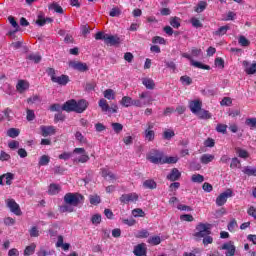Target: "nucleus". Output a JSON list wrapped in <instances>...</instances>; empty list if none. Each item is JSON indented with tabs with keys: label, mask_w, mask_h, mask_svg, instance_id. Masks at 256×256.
<instances>
[{
	"label": "nucleus",
	"mask_w": 256,
	"mask_h": 256,
	"mask_svg": "<svg viewBox=\"0 0 256 256\" xmlns=\"http://www.w3.org/2000/svg\"><path fill=\"white\" fill-rule=\"evenodd\" d=\"M69 67H71V69H74L75 71H79L80 73H85V71H89V66H87V63L85 62L70 61Z\"/></svg>",
	"instance_id": "nucleus-9"
},
{
	"label": "nucleus",
	"mask_w": 256,
	"mask_h": 256,
	"mask_svg": "<svg viewBox=\"0 0 256 256\" xmlns=\"http://www.w3.org/2000/svg\"><path fill=\"white\" fill-rule=\"evenodd\" d=\"M8 21L12 25V27H14L15 29L13 31H9L8 35L9 37H13V39H15V33L19 32L21 28L19 27V23H17V20H15V17L9 16Z\"/></svg>",
	"instance_id": "nucleus-17"
},
{
	"label": "nucleus",
	"mask_w": 256,
	"mask_h": 256,
	"mask_svg": "<svg viewBox=\"0 0 256 256\" xmlns=\"http://www.w3.org/2000/svg\"><path fill=\"white\" fill-rule=\"evenodd\" d=\"M98 107H100L103 113H107V111H111V107L109 106V103H107V101L104 98H101L99 100Z\"/></svg>",
	"instance_id": "nucleus-23"
},
{
	"label": "nucleus",
	"mask_w": 256,
	"mask_h": 256,
	"mask_svg": "<svg viewBox=\"0 0 256 256\" xmlns=\"http://www.w3.org/2000/svg\"><path fill=\"white\" fill-rule=\"evenodd\" d=\"M213 159H215V156L213 154H203L200 157L202 165H209V163H211Z\"/></svg>",
	"instance_id": "nucleus-25"
},
{
	"label": "nucleus",
	"mask_w": 256,
	"mask_h": 256,
	"mask_svg": "<svg viewBox=\"0 0 256 256\" xmlns=\"http://www.w3.org/2000/svg\"><path fill=\"white\" fill-rule=\"evenodd\" d=\"M245 124L250 127V129H256V118H248Z\"/></svg>",
	"instance_id": "nucleus-53"
},
{
	"label": "nucleus",
	"mask_w": 256,
	"mask_h": 256,
	"mask_svg": "<svg viewBox=\"0 0 256 256\" xmlns=\"http://www.w3.org/2000/svg\"><path fill=\"white\" fill-rule=\"evenodd\" d=\"M40 131H41L42 137H49V136L55 135V133H57V130L54 128V126L42 125V126H40Z\"/></svg>",
	"instance_id": "nucleus-16"
},
{
	"label": "nucleus",
	"mask_w": 256,
	"mask_h": 256,
	"mask_svg": "<svg viewBox=\"0 0 256 256\" xmlns=\"http://www.w3.org/2000/svg\"><path fill=\"white\" fill-rule=\"evenodd\" d=\"M142 85H144L146 89H155V81H153L151 78H143Z\"/></svg>",
	"instance_id": "nucleus-30"
},
{
	"label": "nucleus",
	"mask_w": 256,
	"mask_h": 256,
	"mask_svg": "<svg viewBox=\"0 0 256 256\" xmlns=\"http://www.w3.org/2000/svg\"><path fill=\"white\" fill-rule=\"evenodd\" d=\"M6 203H7V208L10 209V211L14 213V215L20 216L23 214V212H21V208L19 207V204H17L15 200L8 199Z\"/></svg>",
	"instance_id": "nucleus-10"
},
{
	"label": "nucleus",
	"mask_w": 256,
	"mask_h": 256,
	"mask_svg": "<svg viewBox=\"0 0 256 256\" xmlns=\"http://www.w3.org/2000/svg\"><path fill=\"white\" fill-rule=\"evenodd\" d=\"M69 77L65 74H62L61 76H56L52 83H57V85L65 86L67 83H69Z\"/></svg>",
	"instance_id": "nucleus-20"
},
{
	"label": "nucleus",
	"mask_w": 256,
	"mask_h": 256,
	"mask_svg": "<svg viewBox=\"0 0 256 256\" xmlns=\"http://www.w3.org/2000/svg\"><path fill=\"white\" fill-rule=\"evenodd\" d=\"M220 249L222 251H226V253H225L226 256H235L236 248H235V244H233V241H229V242L224 243L220 247Z\"/></svg>",
	"instance_id": "nucleus-11"
},
{
	"label": "nucleus",
	"mask_w": 256,
	"mask_h": 256,
	"mask_svg": "<svg viewBox=\"0 0 256 256\" xmlns=\"http://www.w3.org/2000/svg\"><path fill=\"white\" fill-rule=\"evenodd\" d=\"M207 9V3L205 1H200L197 6L194 8L196 13H203Z\"/></svg>",
	"instance_id": "nucleus-35"
},
{
	"label": "nucleus",
	"mask_w": 256,
	"mask_h": 256,
	"mask_svg": "<svg viewBox=\"0 0 256 256\" xmlns=\"http://www.w3.org/2000/svg\"><path fill=\"white\" fill-rule=\"evenodd\" d=\"M177 161H179V157H177V156L165 157L163 165H165V163H167L168 165H173V164L177 163Z\"/></svg>",
	"instance_id": "nucleus-42"
},
{
	"label": "nucleus",
	"mask_w": 256,
	"mask_h": 256,
	"mask_svg": "<svg viewBox=\"0 0 256 256\" xmlns=\"http://www.w3.org/2000/svg\"><path fill=\"white\" fill-rule=\"evenodd\" d=\"M20 133H21V131L17 128H10L7 131V135H8V137H11V139H15L16 137H19Z\"/></svg>",
	"instance_id": "nucleus-37"
},
{
	"label": "nucleus",
	"mask_w": 256,
	"mask_h": 256,
	"mask_svg": "<svg viewBox=\"0 0 256 256\" xmlns=\"http://www.w3.org/2000/svg\"><path fill=\"white\" fill-rule=\"evenodd\" d=\"M231 29L229 25L222 26L218 28L215 32H213V35H216L217 37H223V35H227V32Z\"/></svg>",
	"instance_id": "nucleus-26"
},
{
	"label": "nucleus",
	"mask_w": 256,
	"mask_h": 256,
	"mask_svg": "<svg viewBox=\"0 0 256 256\" xmlns=\"http://www.w3.org/2000/svg\"><path fill=\"white\" fill-rule=\"evenodd\" d=\"M50 161H51V158H49V156H47V155H42V156L40 157V159H39L38 165H39L40 167H45V166L49 165Z\"/></svg>",
	"instance_id": "nucleus-36"
},
{
	"label": "nucleus",
	"mask_w": 256,
	"mask_h": 256,
	"mask_svg": "<svg viewBox=\"0 0 256 256\" xmlns=\"http://www.w3.org/2000/svg\"><path fill=\"white\" fill-rule=\"evenodd\" d=\"M35 249H37V245L35 243L30 244L25 248L24 255L25 256L33 255V253H35Z\"/></svg>",
	"instance_id": "nucleus-33"
},
{
	"label": "nucleus",
	"mask_w": 256,
	"mask_h": 256,
	"mask_svg": "<svg viewBox=\"0 0 256 256\" xmlns=\"http://www.w3.org/2000/svg\"><path fill=\"white\" fill-rule=\"evenodd\" d=\"M190 23L196 28L199 29L200 27H203V23H201V20L198 18H191Z\"/></svg>",
	"instance_id": "nucleus-58"
},
{
	"label": "nucleus",
	"mask_w": 256,
	"mask_h": 256,
	"mask_svg": "<svg viewBox=\"0 0 256 256\" xmlns=\"http://www.w3.org/2000/svg\"><path fill=\"white\" fill-rule=\"evenodd\" d=\"M104 97L105 99H108V101H113V99H115V92L113 89H106L104 91Z\"/></svg>",
	"instance_id": "nucleus-43"
},
{
	"label": "nucleus",
	"mask_w": 256,
	"mask_h": 256,
	"mask_svg": "<svg viewBox=\"0 0 256 256\" xmlns=\"http://www.w3.org/2000/svg\"><path fill=\"white\" fill-rule=\"evenodd\" d=\"M236 153H237L238 157H240L241 159H247L249 157V152H247V150H244L241 148H237Z\"/></svg>",
	"instance_id": "nucleus-46"
},
{
	"label": "nucleus",
	"mask_w": 256,
	"mask_h": 256,
	"mask_svg": "<svg viewBox=\"0 0 256 256\" xmlns=\"http://www.w3.org/2000/svg\"><path fill=\"white\" fill-rule=\"evenodd\" d=\"M216 131L218 133H222L223 135H225V133H227V125L226 124H217Z\"/></svg>",
	"instance_id": "nucleus-57"
},
{
	"label": "nucleus",
	"mask_w": 256,
	"mask_h": 256,
	"mask_svg": "<svg viewBox=\"0 0 256 256\" xmlns=\"http://www.w3.org/2000/svg\"><path fill=\"white\" fill-rule=\"evenodd\" d=\"M135 237L136 239H147V237H149V231H147L146 229L139 230L135 234Z\"/></svg>",
	"instance_id": "nucleus-40"
},
{
	"label": "nucleus",
	"mask_w": 256,
	"mask_h": 256,
	"mask_svg": "<svg viewBox=\"0 0 256 256\" xmlns=\"http://www.w3.org/2000/svg\"><path fill=\"white\" fill-rule=\"evenodd\" d=\"M30 237H39V229H37V226H33L30 230Z\"/></svg>",
	"instance_id": "nucleus-63"
},
{
	"label": "nucleus",
	"mask_w": 256,
	"mask_h": 256,
	"mask_svg": "<svg viewBox=\"0 0 256 256\" xmlns=\"http://www.w3.org/2000/svg\"><path fill=\"white\" fill-rule=\"evenodd\" d=\"M89 201L91 205H99V203H101V197L98 195H91Z\"/></svg>",
	"instance_id": "nucleus-51"
},
{
	"label": "nucleus",
	"mask_w": 256,
	"mask_h": 256,
	"mask_svg": "<svg viewBox=\"0 0 256 256\" xmlns=\"http://www.w3.org/2000/svg\"><path fill=\"white\" fill-rule=\"evenodd\" d=\"M191 181L192 183H203V181H205V177L201 174H193Z\"/></svg>",
	"instance_id": "nucleus-44"
},
{
	"label": "nucleus",
	"mask_w": 256,
	"mask_h": 256,
	"mask_svg": "<svg viewBox=\"0 0 256 256\" xmlns=\"http://www.w3.org/2000/svg\"><path fill=\"white\" fill-rule=\"evenodd\" d=\"M143 187L144 189H150V190L157 189V182H155V180L153 179L145 180L143 182Z\"/></svg>",
	"instance_id": "nucleus-27"
},
{
	"label": "nucleus",
	"mask_w": 256,
	"mask_h": 256,
	"mask_svg": "<svg viewBox=\"0 0 256 256\" xmlns=\"http://www.w3.org/2000/svg\"><path fill=\"white\" fill-rule=\"evenodd\" d=\"M148 161L150 163H154V165H163L165 157L163 156V152L159 150H152L150 154L147 156Z\"/></svg>",
	"instance_id": "nucleus-5"
},
{
	"label": "nucleus",
	"mask_w": 256,
	"mask_h": 256,
	"mask_svg": "<svg viewBox=\"0 0 256 256\" xmlns=\"http://www.w3.org/2000/svg\"><path fill=\"white\" fill-rule=\"evenodd\" d=\"M180 82L182 83V85L189 86L193 84V79L187 75H184L180 77Z\"/></svg>",
	"instance_id": "nucleus-45"
},
{
	"label": "nucleus",
	"mask_w": 256,
	"mask_h": 256,
	"mask_svg": "<svg viewBox=\"0 0 256 256\" xmlns=\"http://www.w3.org/2000/svg\"><path fill=\"white\" fill-rule=\"evenodd\" d=\"M149 103L151 102L142 101L140 99L133 100V98L129 96H123L120 101V105H122V107H145V105H149Z\"/></svg>",
	"instance_id": "nucleus-3"
},
{
	"label": "nucleus",
	"mask_w": 256,
	"mask_h": 256,
	"mask_svg": "<svg viewBox=\"0 0 256 256\" xmlns=\"http://www.w3.org/2000/svg\"><path fill=\"white\" fill-rule=\"evenodd\" d=\"M143 135H144L145 141H148L149 143L155 141V131L145 130Z\"/></svg>",
	"instance_id": "nucleus-28"
},
{
	"label": "nucleus",
	"mask_w": 256,
	"mask_h": 256,
	"mask_svg": "<svg viewBox=\"0 0 256 256\" xmlns=\"http://www.w3.org/2000/svg\"><path fill=\"white\" fill-rule=\"evenodd\" d=\"M229 197H233V190L227 189L225 192H222L216 198L217 207H223V205H225V203H227V199H229Z\"/></svg>",
	"instance_id": "nucleus-7"
},
{
	"label": "nucleus",
	"mask_w": 256,
	"mask_h": 256,
	"mask_svg": "<svg viewBox=\"0 0 256 256\" xmlns=\"http://www.w3.org/2000/svg\"><path fill=\"white\" fill-rule=\"evenodd\" d=\"M170 25L174 29H179L181 27V18L175 16L170 18Z\"/></svg>",
	"instance_id": "nucleus-32"
},
{
	"label": "nucleus",
	"mask_w": 256,
	"mask_h": 256,
	"mask_svg": "<svg viewBox=\"0 0 256 256\" xmlns=\"http://www.w3.org/2000/svg\"><path fill=\"white\" fill-rule=\"evenodd\" d=\"M89 159H90L89 154H87V152H86V153L82 154L81 157L78 158L76 161L78 163H87V161H89Z\"/></svg>",
	"instance_id": "nucleus-62"
},
{
	"label": "nucleus",
	"mask_w": 256,
	"mask_h": 256,
	"mask_svg": "<svg viewBox=\"0 0 256 256\" xmlns=\"http://www.w3.org/2000/svg\"><path fill=\"white\" fill-rule=\"evenodd\" d=\"M180 221H186L187 223H191L195 221V218L191 214H183L180 216Z\"/></svg>",
	"instance_id": "nucleus-52"
},
{
	"label": "nucleus",
	"mask_w": 256,
	"mask_h": 256,
	"mask_svg": "<svg viewBox=\"0 0 256 256\" xmlns=\"http://www.w3.org/2000/svg\"><path fill=\"white\" fill-rule=\"evenodd\" d=\"M93 225H100L101 224V214H95L91 218Z\"/></svg>",
	"instance_id": "nucleus-60"
},
{
	"label": "nucleus",
	"mask_w": 256,
	"mask_h": 256,
	"mask_svg": "<svg viewBox=\"0 0 256 256\" xmlns=\"http://www.w3.org/2000/svg\"><path fill=\"white\" fill-rule=\"evenodd\" d=\"M56 247H62L64 251H69V248L71 247V244L69 243H63V236H58V240L56 242Z\"/></svg>",
	"instance_id": "nucleus-29"
},
{
	"label": "nucleus",
	"mask_w": 256,
	"mask_h": 256,
	"mask_svg": "<svg viewBox=\"0 0 256 256\" xmlns=\"http://www.w3.org/2000/svg\"><path fill=\"white\" fill-rule=\"evenodd\" d=\"M30 87L29 81L27 80H18L16 84V91L19 92L20 94L25 93Z\"/></svg>",
	"instance_id": "nucleus-18"
},
{
	"label": "nucleus",
	"mask_w": 256,
	"mask_h": 256,
	"mask_svg": "<svg viewBox=\"0 0 256 256\" xmlns=\"http://www.w3.org/2000/svg\"><path fill=\"white\" fill-rule=\"evenodd\" d=\"M242 173H244V175H247L248 177H256V168H252L251 166H246L242 170Z\"/></svg>",
	"instance_id": "nucleus-31"
},
{
	"label": "nucleus",
	"mask_w": 256,
	"mask_h": 256,
	"mask_svg": "<svg viewBox=\"0 0 256 256\" xmlns=\"http://www.w3.org/2000/svg\"><path fill=\"white\" fill-rule=\"evenodd\" d=\"M247 213L250 217H253L254 219H256V207L251 206L248 210Z\"/></svg>",
	"instance_id": "nucleus-64"
},
{
	"label": "nucleus",
	"mask_w": 256,
	"mask_h": 256,
	"mask_svg": "<svg viewBox=\"0 0 256 256\" xmlns=\"http://www.w3.org/2000/svg\"><path fill=\"white\" fill-rule=\"evenodd\" d=\"M29 61H33L34 63H41V55L39 54H30L27 56Z\"/></svg>",
	"instance_id": "nucleus-49"
},
{
	"label": "nucleus",
	"mask_w": 256,
	"mask_h": 256,
	"mask_svg": "<svg viewBox=\"0 0 256 256\" xmlns=\"http://www.w3.org/2000/svg\"><path fill=\"white\" fill-rule=\"evenodd\" d=\"M231 169H241V160L237 157L232 158V161L230 163Z\"/></svg>",
	"instance_id": "nucleus-41"
},
{
	"label": "nucleus",
	"mask_w": 256,
	"mask_h": 256,
	"mask_svg": "<svg viewBox=\"0 0 256 256\" xmlns=\"http://www.w3.org/2000/svg\"><path fill=\"white\" fill-rule=\"evenodd\" d=\"M102 177L106 179V177H110V179H115V174L111 173L109 170L103 168L102 170Z\"/></svg>",
	"instance_id": "nucleus-61"
},
{
	"label": "nucleus",
	"mask_w": 256,
	"mask_h": 256,
	"mask_svg": "<svg viewBox=\"0 0 256 256\" xmlns=\"http://www.w3.org/2000/svg\"><path fill=\"white\" fill-rule=\"evenodd\" d=\"M201 107H203V102L201 100H192L189 102V109L194 115H197V113L201 111Z\"/></svg>",
	"instance_id": "nucleus-12"
},
{
	"label": "nucleus",
	"mask_w": 256,
	"mask_h": 256,
	"mask_svg": "<svg viewBox=\"0 0 256 256\" xmlns=\"http://www.w3.org/2000/svg\"><path fill=\"white\" fill-rule=\"evenodd\" d=\"M147 243H149V245H161V237L160 236H152L147 240Z\"/></svg>",
	"instance_id": "nucleus-38"
},
{
	"label": "nucleus",
	"mask_w": 256,
	"mask_h": 256,
	"mask_svg": "<svg viewBox=\"0 0 256 256\" xmlns=\"http://www.w3.org/2000/svg\"><path fill=\"white\" fill-rule=\"evenodd\" d=\"M36 25H38V27H44V25H46V20L43 15L41 14L38 15L36 20Z\"/></svg>",
	"instance_id": "nucleus-56"
},
{
	"label": "nucleus",
	"mask_w": 256,
	"mask_h": 256,
	"mask_svg": "<svg viewBox=\"0 0 256 256\" xmlns=\"http://www.w3.org/2000/svg\"><path fill=\"white\" fill-rule=\"evenodd\" d=\"M168 181H179L181 179V173L179 169L173 168L171 172L167 175Z\"/></svg>",
	"instance_id": "nucleus-19"
},
{
	"label": "nucleus",
	"mask_w": 256,
	"mask_h": 256,
	"mask_svg": "<svg viewBox=\"0 0 256 256\" xmlns=\"http://www.w3.org/2000/svg\"><path fill=\"white\" fill-rule=\"evenodd\" d=\"M172 137H175V131L168 129L163 132V139L169 141Z\"/></svg>",
	"instance_id": "nucleus-48"
},
{
	"label": "nucleus",
	"mask_w": 256,
	"mask_h": 256,
	"mask_svg": "<svg viewBox=\"0 0 256 256\" xmlns=\"http://www.w3.org/2000/svg\"><path fill=\"white\" fill-rule=\"evenodd\" d=\"M4 178L6 179V185H11L13 179H15V175L13 173H6L4 174Z\"/></svg>",
	"instance_id": "nucleus-54"
},
{
	"label": "nucleus",
	"mask_w": 256,
	"mask_h": 256,
	"mask_svg": "<svg viewBox=\"0 0 256 256\" xmlns=\"http://www.w3.org/2000/svg\"><path fill=\"white\" fill-rule=\"evenodd\" d=\"M87 107H89V102L85 99L78 101L70 99L62 105V111H66V113H84V111H87Z\"/></svg>",
	"instance_id": "nucleus-1"
},
{
	"label": "nucleus",
	"mask_w": 256,
	"mask_h": 256,
	"mask_svg": "<svg viewBox=\"0 0 256 256\" xmlns=\"http://www.w3.org/2000/svg\"><path fill=\"white\" fill-rule=\"evenodd\" d=\"M133 253L135 256H147V244L140 243L134 247Z\"/></svg>",
	"instance_id": "nucleus-15"
},
{
	"label": "nucleus",
	"mask_w": 256,
	"mask_h": 256,
	"mask_svg": "<svg viewBox=\"0 0 256 256\" xmlns=\"http://www.w3.org/2000/svg\"><path fill=\"white\" fill-rule=\"evenodd\" d=\"M242 65L244 67V71L246 75H255L256 74V62L250 64L249 61L244 60L242 62Z\"/></svg>",
	"instance_id": "nucleus-14"
},
{
	"label": "nucleus",
	"mask_w": 256,
	"mask_h": 256,
	"mask_svg": "<svg viewBox=\"0 0 256 256\" xmlns=\"http://www.w3.org/2000/svg\"><path fill=\"white\" fill-rule=\"evenodd\" d=\"M110 17H119L121 15V9L119 7H114L109 12Z\"/></svg>",
	"instance_id": "nucleus-55"
},
{
	"label": "nucleus",
	"mask_w": 256,
	"mask_h": 256,
	"mask_svg": "<svg viewBox=\"0 0 256 256\" xmlns=\"http://www.w3.org/2000/svg\"><path fill=\"white\" fill-rule=\"evenodd\" d=\"M220 105L222 107H231V105H233V100L231 99V97H224L221 100Z\"/></svg>",
	"instance_id": "nucleus-47"
},
{
	"label": "nucleus",
	"mask_w": 256,
	"mask_h": 256,
	"mask_svg": "<svg viewBox=\"0 0 256 256\" xmlns=\"http://www.w3.org/2000/svg\"><path fill=\"white\" fill-rule=\"evenodd\" d=\"M111 127H112L113 131L116 132L117 134H119V133H121V131H123V124H121V123L114 122L111 124Z\"/></svg>",
	"instance_id": "nucleus-50"
},
{
	"label": "nucleus",
	"mask_w": 256,
	"mask_h": 256,
	"mask_svg": "<svg viewBox=\"0 0 256 256\" xmlns=\"http://www.w3.org/2000/svg\"><path fill=\"white\" fill-rule=\"evenodd\" d=\"M211 227L212 225L210 223H198L196 226L197 232L193 234V237H195L197 240L203 239V237H207V235L211 234Z\"/></svg>",
	"instance_id": "nucleus-2"
},
{
	"label": "nucleus",
	"mask_w": 256,
	"mask_h": 256,
	"mask_svg": "<svg viewBox=\"0 0 256 256\" xmlns=\"http://www.w3.org/2000/svg\"><path fill=\"white\" fill-rule=\"evenodd\" d=\"M85 200V196L79 193H66L64 195V203H69V205H73L74 207H78Z\"/></svg>",
	"instance_id": "nucleus-4"
},
{
	"label": "nucleus",
	"mask_w": 256,
	"mask_h": 256,
	"mask_svg": "<svg viewBox=\"0 0 256 256\" xmlns=\"http://www.w3.org/2000/svg\"><path fill=\"white\" fill-rule=\"evenodd\" d=\"M228 231H230V233H235L237 227H239V225L237 224V220H235V218H233L229 223H228Z\"/></svg>",
	"instance_id": "nucleus-39"
},
{
	"label": "nucleus",
	"mask_w": 256,
	"mask_h": 256,
	"mask_svg": "<svg viewBox=\"0 0 256 256\" xmlns=\"http://www.w3.org/2000/svg\"><path fill=\"white\" fill-rule=\"evenodd\" d=\"M61 192V186L59 184H50L48 189V195H59Z\"/></svg>",
	"instance_id": "nucleus-24"
},
{
	"label": "nucleus",
	"mask_w": 256,
	"mask_h": 256,
	"mask_svg": "<svg viewBox=\"0 0 256 256\" xmlns=\"http://www.w3.org/2000/svg\"><path fill=\"white\" fill-rule=\"evenodd\" d=\"M182 57H184V59H189L191 65L193 67H197V69H204L206 71H211V66L205 65L201 62L193 60V58H191V55H189L188 53H183Z\"/></svg>",
	"instance_id": "nucleus-8"
},
{
	"label": "nucleus",
	"mask_w": 256,
	"mask_h": 256,
	"mask_svg": "<svg viewBox=\"0 0 256 256\" xmlns=\"http://www.w3.org/2000/svg\"><path fill=\"white\" fill-rule=\"evenodd\" d=\"M105 45H108L110 47H113L115 45H119L121 43V38L117 35H106Z\"/></svg>",
	"instance_id": "nucleus-13"
},
{
	"label": "nucleus",
	"mask_w": 256,
	"mask_h": 256,
	"mask_svg": "<svg viewBox=\"0 0 256 256\" xmlns=\"http://www.w3.org/2000/svg\"><path fill=\"white\" fill-rule=\"evenodd\" d=\"M198 119H211L212 115L208 110L201 109L197 114Z\"/></svg>",
	"instance_id": "nucleus-34"
},
{
	"label": "nucleus",
	"mask_w": 256,
	"mask_h": 256,
	"mask_svg": "<svg viewBox=\"0 0 256 256\" xmlns=\"http://www.w3.org/2000/svg\"><path fill=\"white\" fill-rule=\"evenodd\" d=\"M49 11H53L54 13H59L60 15H63V7L59 5L57 2H53L52 4H49L48 6Z\"/></svg>",
	"instance_id": "nucleus-22"
},
{
	"label": "nucleus",
	"mask_w": 256,
	"mask_h": 256,
	"mask_svg": "<svg viewBox=\"0 0 256 256\" xmlns=\"http://www.w3.org/2000/svg\"><path fill=\"white\" fill-rule=\"evenodd\" d=\"M59 211L60 213H73V211H75V206L73 204L64 203L59 206Z\"/></svg>",
	"instance_id": "nucleus-21"
},
{
	"label": "nucleus",
	"mask_w": 256,
	"mask_h": 256,
	"mask_svg": "<svg viewBox=\"0 0 256 256\" xmlns=\"http://www.w3.org/2000/svg\"><path fill=\"white\" fill-rule=\"evenodd\" d=\"M46 73L48 75V77L51 78V81L53 82L56 79V72L54 68H47L46 69Z\"/></svg>",
	"instance_id": "nucleus-59"
},
{
	"label": "nucleus",
	"mask_w": 256,
	"mask_h": 256,
	"mask_svg": "<svg viewBox=\"0 0 256 256\" xmlns=\"http://www.w3.org/2000/svg\"><path fill=\"white\" fill-rule=\"evenodd\" d=\"M139 201V195L135 192L123 194L120 196V203L127 205L129 203H137Z\"/></svg>",
	"instance_id": "nucleus-6"
}]
</instances>
